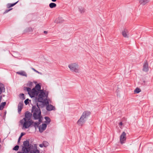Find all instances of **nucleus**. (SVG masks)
Returning <instances> with one entry per match:
<instances>
[{"instance_id": "obj_1", "label": "nucleus", "mask_w": 153, "mask_h": 153, "mask_svg": "<svg viewBox=\"0 0 153 153\" xmlns=\"http://www.w3.org/2000/svg\"><path fill=\"white\" fill-rule=\"evenodd\" d=\"M48 96L43 92H41L39 96V98L37 99L38 102H42L46 105V109L47 111H50L55 110V107L52 105L49 104L48 100Z\"/></svg>"}, {"instance_id": "obj_2", "label": "nucleus", "mask_w": 153, "mask_h": 153, "mask_svg": "<svg viewBox=\"0 0 153 153\" xmlns=\"http://www.w3.org/2000/svg\"><path fill=\"white\" fill-rule=\"evenodd\" d=\"M37 107L33 106L32 109V112H33V116L35 120L39 119V122H41V112L40 109V105L37 104Z\"/></svg>"}, {"instance_id": "obj_3", "label": "nucleus", "mask_w": 153, "mask_h": 153, "mask_svg": "<svg viewBox=\"0 0 153 153\" xmlns=\"http://www.w3.org/2000/svg\"><path fill=\"white\" fill-rule=\"evenodd\" d=\"M24 146L22 147V150L25 153H28V152L33 149V145L29 144V141L26 140L23 142Z\"/></svg>"}, {"instance_id": "obj_4", "label": "nucleus", "mask_w": 153, "mask_h": 153, "mask_svg": "<svg viewBox=\"0 0 153 153\" xmlns=\"http://www.w3.org/2000/svg\"><path fill=\"white\" fill-rule=\"evenodd\" d=\"M20 123L23 125L22 128H28L32 125L33 122L32 120H27L23 119L20 120Z\"/></svg>"}, {"instance_id": "obj_5", "label": "nucleus", "mask_w": 153, "mask_h": 153, "mask_svg": "<svg viewBox=\"0 0 153 153\" xmlns=\"http://www.w3.org/2000/svg\"><path fill=\"white\" fill-rule=\"evenodd\" d=\"M68 66L70 70L72 71L75 72L76 73L79 72L80 68L77 63H71L69 64Z\"/></svg>"}, {"instance_id": "obj_6", "label": "nucleus", "mask_w": 153, "mask_h": 153, "mask_svg": "<svg viewBox=\"0 0 153 153\" xmlns=\"http://www.w3.org/2000/svg\"><path fill=\"white\" fill-rule=\"evenodd\" d=\"M39 93V92L38 91L36 90L35 88H33L31 90L29 95L31 97H33V98L35 100L38 101H37V98L36 97H35V96H37Z\"/></svg>"}, {"instance_id": "obj_7", "label": "nucleus", "mask_w": 153, "mask_h": 153, "mask_svg": "<svg viewBox=\"0 0 153 153\" xmlns=\"http://www.w3.org/2000/svg\"><path fill=\"white\" fill-rule=\"evenodd\" d=\"M41 86L39 84H37L36 85L35 88H35V89H36V90L38 91L39 92L40 91L39 94L38 96V97L37 98V99H38L39 97V96L40 94L42 92H43L45 94H46V95H48V93H47L45 92V91H43V90H41Z\"/></svg>"}, {"instance_id": "obj_8", "label": "nucleus", "mask_w": 153, "mask_h": 153, "mask_svg": "<svg viewBox=\"0 0 153 153\" xmlns=\"http://www.w3.org/2000/svg\"><path fill=\"white\" fill-rule=\"evenodd\" d=\"M126 139V134L125 132H123L120 137V142L121 144L125 143Z\"/></svg>"}, {"instance_id": "obj_9", "label": "nucleus", "mask_w": 153, "mask_h": 153, "mask_svg": "<svg viewBox=\"0 0 153 153\" xmlns=\"http://www.w3.org/2000/svg\"><path fill=\"white\" fill-rule=\"evenodd\" d=\"M149 67L148 63L147 61L146 60L144 62L143 66V71L145 72H147L149 71Z\"/></svg>"}, {"instance_id": "obj_10", "label": "nucleus", "mask_w": 153, "mask_h": 153, "mask_svg": "<svg viewBox=\"0 0 153 153\" xmlns=\"http://www.w3.org/2000/svg\"><path fill=\"white\" fill-rule=\"evenodd\" d=\"M32 116V114L30 112L27 111L25 114V117L23 118V119L27 120H31Z\"/></svg>"}, {"instance_id": "obj_11", "label": "nucleus", "mask_w": 153, "mask_h": 153, "mask_svg": "<svg viewBox=\"0 0 153 153\" xmlns=\"http://www.w3.org/2000/svg\"><path fill=\"white\" fill-rule=\"evenodd\" d=\"M47 124L45 123H42V125H40L39 126V131L41 132H42L45 130L47 127Z\"/></svg>"}, {"instance_id": "obj_12", "label": "nucleus", "mask_w": 153, "mask_h": 153, "mask_svg": "<svg viewBox=\"0 0 153 153\" xmlns=\"http://www.w3.org/2000/svg\"><path fill=\"white\" fill-rule=\"evenodd\" d=\"M85 121L84 119L80 117L78 120L77 123L78 125L82 126L85 123Z\"/></svg>"}, {"instance_id": "obj_13", "label": "nucleus", "mask_w": 153, "mask_h": 153, "mask_svg": "<svg viewBox=\"0 0 153 153\" xmlns=\"http://www.w3.org/2000/svg\"><path fill=\"white\" fill-rule=\"evenodd\" d=\"M150 0H138L139 4L143 6L144 5L148 3Z\"/></svg>"}, {"instance_id": "obj_14", "label": "nucleus", "mask_w": 153, "mask_h": 153, "mask_svg": "<svg viewBox=\"0 0 153 153\" xmlns=\"http://www.w3.org/2000/svg\"><path fill=\"white\" fill-rule=\"evenodd\" d=\"M16 73L23 76H25L26 77L27 76L26 73L24 71H19L17 72Z\"/></svg>"}, {"instance_id": "obj_15", "label": "nucleus", "mask_w": 153, "mask_h": 153, "mask_svg": "<svg viewBox=\"0 0 153 153\" xmlns=\"http://www.w3.org/2000/svg\"><path fill=\"white\" fill-rule=\"evenodd\" d=\"M91 114V112L89 111H85L82 114V115H84V116L86 119L90 116Z\"/></svg>"}, {"instance_id": "obj_16", "label": "nucleus", "mask_w": 153, "mask_h": 153, "mask_svg": "<svg viewBox=\"0 0 153 153\" xmlns=\"http://www.w3.org/2000/svg\"><path fill=\"white\" fill-rule=\"evenodd\" d=\"M128 31L127 29H125L122 32L123 36L125 37H128Z\"/></svg>"}, {"instance_id": "obj_17", "label": "nucleus", "mask_w": 153, "mask_h": 153, "mask_svg": "<svg viewBox=\"0 0 153 153\" xmlns=\"http://www.w3.org/2000/svg\"><path fill=\"white\" fill-rule=\"evenodd\" d=\"M5 88L4 85L2 84H0V94H1L2 92H4L5 91Z\"/></svg>"}, {"instance_id": "obj_18", "label": "nucleus", "mask_w": 153, "mask_h": 153, "mask_svg": "<svg viewBox=\"0 0 153 153\" xmlns=\"http://www.w3.org/2000/svg\"><path fill=\"white\" fill-rule=\"evenodd\" d=\"M23 105L22 103L19 102L18 106V111L19 113L21 112Z\"/></svg>"}, {"instance_id": "obj_19", "label": "nucleus", "mask_w": 153, "mask_h": 153, "mask_svg": "<svg viewBox=\"0 0 153 153\" xmlns=\"http://www.w3.org/2000/svg\"><path fill=\"white\" fill-rule=\"evenodd\" d=\"M29 152H30V153H39V151L36 148L35 149L33 148Z\"/></svg>"}, {"instance_id": "obj_20", "label": "nucleus", "mask_w": 153, "mask_h": 153, "mask_svg": "<svg viewBox=\"0 0 153 153\" xmlns=\"http://www.w3.org/2000/svg\"><path fill=\"white\" fill-rule=\"evenodd\" d=\"M63 21L62 17H59L56 20L55 22L56 23H61Z\"/></svg>"}, {"instance_id": "obj_21", "label": "nucleus", "mask_w": 153, "mask_h": 153, "mask_svg": "<svg viewBox=\"0 0 153 153\" xmlns=\"http://www.w3.org/2000/svg\"><path fill=\"white\" fill-rule=\"evenodd\" d=\"M39 122H33V123L32 125H31L32 126H33L35 127L36 128L39 127Z\"/></svg>"}, {"instance_id": "obj_22", "label": "nucleus", "mask_w": 153, "mask_h": 153, "mask_svg": "<svg viewBox=\"0 0 153 153\" xmlns=\"http://www.w3.org/2000/svg\"><path fill=\"white\" fill-rule=\"evenodd\" d=\"M78 9L79 11L81 13H82L85 12V9L81 7H80L78 8Z\"/></svg>"}, {"instance_id": "obj_23", "label": "nucleus", "mask_w": 153, "mask_h": 153, "mask_svg": "<svg viewBox=\"0 0 153 153\" xmlns=\"http://www.w3.org/2000/svg\"><path fill=\"white\" fill-rule=\"evenodd\" d=\"M45 118L46 120L45 122L47 124L49 123L51 121L50 119L48 117H45Z\"/></svg>"}, {"instance_id": "obj_24", "label": "nucleus", "mask_w": 153, "mask_h": 153, "mask_svg": "<svg viewBox=\"0 0 153 153\" xmlns=\"http://www.w3.org/2000/svg\"><path fill=\"white\" fill-rule=\"evenodd\" d=\"M49 7L51 8H52L56 7V4L54 3H51L49 4Z\"/></svg>"}, {"instance_id": "obj_25", "label": "nucleus", "mask_w": 153, "mask_h": 153, "mask_svg": "<svg viewBox=\"0 0 153 153\" xmlns=\"http://www.w3.org/2000/svg\"><path fill=\"white\" fill-rule=\"evenodd\" d=\"M6 103L5 102H2L0 105V109L2 110L4 108V106L5 105Z\"/></svg>"}, {"instance_id": "obj_26", "label": "nucleus", "mask_w": 153, "mask_h": 153, "mask_svg": "<svg viewBox=\"0 0 153 153\" xmlns=\"http://www.w3.org/2000/svg\"><path fill=\"white\" fill-rule=\"evenodd\" d=\"M18 1H17L15 3L11 4H7V8H9L10 7H12L14 5H15L16 4Z\"/></svg>"}, {"instance_id": "obj_27", "label": "nucleus", "mask_w": 153, "mask_h": 153, "mask_svg": "<svg viewBox=\"0 0 153 153\" xmlns=\"http://www.w3.org/2000/svg\"><path fill=\"white\" fill-rule=\"evenodd\" d=\"M24 90H26L28 92V94L29 95L30 94L31 91V89L29 87H25L24 88Z\"/></svg>"}, {"instance_id": "obj_28", "label": "nucleus", "mask_w": 153, "mask_h": 153, "mask_svg": "<svg viewBox=\"0 0 153 153\" xmlns=\"http://www.w3.org/2000/svg\"><path fill=\"white\" fill-rule=\"evenodd\" d=\"M140 91L141 90L139 88H137L135 89L134 92L135 93L137 94L139 93Z\"/></svg>"}, {"instance_id": "obj_29", "label": "nucleus", "mask_w": 153, "mask_h": 153, "mask_svg": "<svg viewBox=\"0 0 153 153\" xmlns=\"http://www.w3.org/2000/svg\"><path fill=\"white\" fill-rule=\"evenodd\" d=\"M33 30L32 28L31 27H28L27 28L26 30V32H29L32 31Z\"/></svg>"}, {"instance_id": "obj_30", "label": "nucleus", "mask_w": 153, "mask_h": 153, "mask_svg": "<svg viewBox=\"0 0 153 153\" xmlns=\"http://www.w3.org/2000/svg\"><path fill=\"white\" fill-rule=\"evenodd\" d=\"M43 143L44 145V146L45 147H46L49 145V143L46 141H43Z\"/></svg>"}, {"instance_id": "obj_31", "label": "nucleus", "mask_w": 153, "mask_h": 153, "mask_svg": "<svg viewBox=\"0 0 153 153\" xmlns=\"http://www.w3.org/2000/svg\"><path fill=\"white\" fill-rule=\"evenodd\" d=\"M29 101H30V100H29L28 99H26V100H25L24 101L25 104L26 105H27L28 104H29Z\"/></svg>"}, {"instance_id": "obj_32", "label": "nucleus", "mask_w": 153, "mask_h": 153, "mask_svg": "<svg viewBox=\"0 0 153 153\" xmlns=\"http://www.w3.org/2000/svg\"><path fill=\"white\" fill-rule=\"evenodd\" d=\"M19 149V146L18 145H16L13 148V150L17 151Z\"/></svg>"}, {"instance_id": "obj_33", "label": "nucleus", "mask_w": 153, "mask_h": 153, "mask_svg": "<svg viewBox=\"0 0 153 153\" xmlns=\"http://www.w3.org/2000/svg\"><path fill=\"white\" fill-rule=\"evenodd\" d=\"M32 69L33 71H35V72L38 73V74H42V73H41V72H39L38 71H37L34 68H32Z\"/></svg>"}, {"instance_id": "obj_34", "label": "nucleus", "mask_w": 153, "mask_h": 153, "mask_svg": "<svg viewBox=\"0 0 153 153\" xmlns=\"http://www.w3.org/2000/svg\"><path fill=\"white\" fill-rule=\"evenodd\" d=\"M80 118L83 119H84V120L86 121V118H85V117L84 116V115H82L81 116V117H80Z\"/></svg>"}, {"instance_id": "obj_35", "label": "nucleus", "mask_w": 153, "mask_h": 153, "mask_svg": "<svg viewBox=\"0 0 153 153\" xmlns=\"http://www.w3.org/2000/svg\"><path fill=\"white\" fill-rule=\"evenodd\" d=\"M12 9H7L6 10L5 12H4V13H7V12H8L9 11H10V10H11Z\"/></svg>"}, {"instance_id": "obj_36", "label": "nucleus", "mask_w": 153, "mask_h": 153, "mask_svg": "<svg viewBox=\"0 0 153 153\" xmlns=\"http://www.w3.org/2000/svg\"><path fill=\"white\" fill-rule=\"evenodd\" d=\"M39 146L40 147H41V148L43 147H44V145H43V143L42 144H39Z\"/></svg>"}, {"instance_id": "obj_37", "label": "nucleus", "mask_w": 153, "mask_h": 153, "mask_svg": "<svg viewBox=\"0 0 153 153\" xmlns=\"http://www.w3.org/2000/svg\"><path fill=\"white\" fill-rule=\"evenodd\" d=\"M25 134V133H24L22 132L21 133L20 137H22Z\"/></svg>"}, {"instance_id": "obj_38", "label": "nucleus", "mask_w": 153, "mask_h": 153, "mask_svg": "<svg viewBox=\"0 0 153 153\" xmlns=\"http://www.w3.org/2000/svg\"><path fill=\"white\" fill-rule=\"evenodd\" d=\"M21 137H21L20 136L19 137V139H18V142H19Z\"/></svg>"}, {"instance_id": "obj_39", "label": "nucleus", "mask_w": 153, "mask_h": 153, "mask_svg": "<svg viewBox=\"0 0 153 153\" xmlns=\"http://www.w3.org/2000/svg\"><path fill=\"white\" fill-rule=\"evenodd\" d=\"M123 125V123L122 122H120L119 123V125L120 126H122Z\"/></svg>"}, {"instance_id": "obj_40", "label": "nucleus", "mask_w": 153, "mask_h": 153, "mask_svg": "<svg viewBox=\"0 0 153 153\" xmlns=\"http://www.w3.org/2000/svg\"><path fill=\"white\" fill-rule=\"evenodd\" d=\"M44 33L45 34H47V31H44Z\"/></svg>"}, {"instance_id": "obj_41", "label": "nucleus", "mask_w": 153, "mask_h": 153, "mask_svg": "<svg viewBox=\"0 0 153 153\" xmlns=\"http://www.w3.org/2000/svg\"><path fill=\"white\" fill-rule=\"evenodd\" d=\"M17 153H25V152H18Z\"/></svg>"}, {"instance_id": "obj_42", "label": "nucleus", "mask_w": 153, "mask_h": 153, "mask_svg": "<svg viewBox=\"0 0 153 153\" xmlns=\"http://www.w3.org/2000/svg\"><path fill=\"white\" fill-rule=\"evenodd\" d=\"M51 1L53 2H55L56 1V0H51Z\"/></svg>"}, {"instance_id": "obj_43", "label": "nucleus", "mask_w": 153, "mask_h": 153, "mask_svg": "<svg viewBox=\"0 0 153 153\" xmlns=\"http://www.w3.org/2000/svg\"><path fill=\"white\" fill-rule=\"evenodd\" d=\"M23 95H24V94H22Z\"/></svg>"}, {"instance_id": "obj_44", "label": "nucleus", "mask_w": 153, "mask_h": 153, "mask_svg": "<svg viewBox=\"0 0 153 153\" xmlns=\"http://www.w3.org/2000/svg\"><path fill=\"white\" fill-rule=\"evenodd\" d=\"M1 102V99H0V102Z\"/></svg>"}]
</instances>
